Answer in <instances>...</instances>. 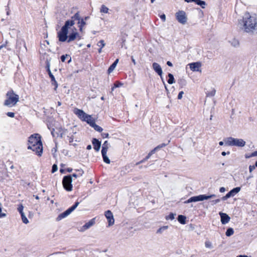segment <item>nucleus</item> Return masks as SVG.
<instances>
[{
  "mask_svg": "<svg viewBox=\"0 0 257 257\" xmlns=\"http://www.w3.org/2000/svg\"><path fill=\"white\" fill-rule=\"evenodd\" d=\"M75 21H77V24L80 32H82L83 27L86 25L84 19L81 18L79 12H77L73 16L70 20L66 21L64 25L62 27L60 31L58 32V38L59 41L61 42L67 41L70 43L75 40H79L81 39L77 32V30L73 27Z\"/></svg>",
  "mask_w": 257,
  "mask_h": 257,
  "instance_id": "obj_1",
  "label": "nucleus"
},
{
  "mask_svg": "<svg viewBox=\"0 0 257 257\" xmlns=\"http://www.w3.org/2000/svg\"><path fill=\"white\" fill-rule=\"evenodd\" d=\"M243 26L246 33H253L257 30V15L245 13L243 17Z\"/></svg>",
  "mask_w": 257,
  "mask_h": 257,
  "instance_id": "obj_2",
  "label": "nucleus"
},
{
  "mask_svg": "<svg viewBox=\"0 0 257 257\" xmlns=\"http://www.w3.org/2000/svg\"><path fill=\"white\" fill-rule=\"evenodd\" d=\"M28 149L35 152L38 156H41L43 153V146L41 137L39 134H33L29 138Z\"/></svg>",
  "mask_w": 257,
  "mask_h": 257,
  "instance_id": "obj_3",
  "label": "nucleus"
},
{
  "mask_svg": "<svg viewBox=\"0 0 257 257\" xmlns=\"http://www.w3.org/2000/svg\"><path fill=\"white\" fill-rule=\"evenodd\" d=\"M74 113L82 121L87 122L91 126L95 123V120L91 115H88L84 112L82 110L76 109Z\"/></svg>",
  "mask_w": 257,
  "mask_h": 257,
  "instance_id": "obj_4",
  "label": "nucleus"
},
{
  "mask_svg": "<svg viewBox=\"0 0 257 257\" xmlns=\"http://www.w3.org/2000/svg\"><path fill=\"white\" fill-rule=\"evenodd\" d=\"M225 145L228 146L242 147L245 145V142L241 139H235L232 137L224 139Z\"/></svg>",
  "mask_w": 257,
  "mask_h": 257,
  "instance_id": "obj_5",
  "label": "nucleus"
},
{
  "mask_svg": "<svg viewBox=\"0 0 257 257\" xmlns=\"http://www.w3.org/2000/svg\"><path fill=\"white\" fill-rule=\"evenodd\" d=\"M7 99L4 104L8 106H12L16 104V94L13 91H9L7 94Z\"/></svg>",
  "mask_w": 257,
  "mask_h": 257,
  "instance_id": "obj_6",
  "label": "nucleus"
},
{
  "mask_svg": "<svg viewBox=\"0 0 257 257\" xmlns=\"http://www.w3.org/2000/svg\"><path fill=\"white\" fill-rule=\"evenodd\" d=\"M79 202H76L75 204L68 208L67 210H66L64 212L60 214L58 217L56 218V220L57 221H59L61 219L66 217L68 215H69L73 210L75 209V208L78 206L79 205Z\"/></svg>",
  "mask_w": 257,
  "mask_h": 257,
  "instance_id": "obj_7",
  "label": "nucleus"
},
{
  "mask_svg": "<svg viewBox=\"0 0 257 257\" xmlns=\"http://www.w3.org/2000/svg\"><path fill=\"white\" fill-rule=\"evenodd\" d=\"M72 179L71 175L64 177L62 184L64 189L67 191H71L72 190Z\"/></svg>",
  "mask_w": 257,
  "mask_h": 257,
  "instance_id": "obj_8",
  "label": "nucleus"
},
{
  "mask_svg": "<svg viewBox=\"0 0 257 257\" xmlns=\"http://www.w3.org/2000/svg\"><path fill=\"white\" fill-rule=\"evenodd\" d=\"M50 64L49 62L47 61V63H46L47 71L48 72L49 76L51 78V82L52 85H53L55 86L54 89L56 90L57 88L58 87V83H57L56 80H55V78L54 75L52 74V73L50 70Z\"/></svg>",
  "mask_w": 257,
  "mask_h": 257,
  "instance_id": "obj_9",
  "label": "nucleus"
},
{
  "mask_svg": "<svg viewBox=\"0 0 257 257\" xmlns=\"http://www.w3.org/2000/svg\"><path fill=\"white\" fill-rule=\"evenodd\" d=\"M176 17L178 21L182 24H185L187 22L186 13L183 11H179L176 13Z\"/></svg>",
  "mask_w": 257,
  "mask_h": 257,
  "instance_id": "obj_10",
  "label": "nucleus"
},
{
  "mask_svg": "<svg viewBox=\"0 0 257 257\" xmlns=\"http://www.w3.org/2000/svg\"><path fill=\"white\" fill-rule=\"evenodd\" d=\"M216 197L215 194H212L210 195H200L196 196H193L194 202L203 201L204 200H207L210 198H214Z\"/></svg>",
  "mask_w": 257,
  "mask_h": 257,
  "instance_id": "obj_11",
  "label": "nucleus"
},
{
  "mask_svg": "<svg viewBox=\"0 0 257 257\" xmlns=\"http://www.w3.org/2000/svg\"><path fill=\"white\" fill-rule=\"evenodd\" d=\"M105 216L107 219L108 226L112 225L114 223V219L112 213L110 210H107L105 212Z\"/></svg>",
  "mask_w": 257,
  "mask_h": 257,
  "instance_id": "obj_12",
  "label": "nucleus"
},
{
  "mask_svg": "<svg viewBox=\"0 0 257 257\" xmlns=\"http://www.w3.org/2000/svg\"><path fill=\"white\" fill-rule=\"evenodd\" d=\"M154 70L162 78L163 71L161 66L157 63L154 62L152 64Z\"/></svg>",
  "mask_w": 257,
  "mask_h": 257,
  "instance_id": "obj_13",
  "label": "nucleus"
},
{
  "mask_svg": "<svg viewBox=\"0 0 257 257\" xmlns=\"http://www.w3.org/2000/svg\"><path fill=\"white\" fill-rule=\"evenodd\" d=\"M23 208H24L22 204H21L19 205V206L17 208V209L19 211V212H20V213L21 214L22 220L23 222L25 224H27L29 222V220L27 219V218L26 217V216L23 212Z\"/></svg>",
  "mask_w": 257,
  "mask_h": 257,
  "instance_id": "obj_14",
  "label": "nucleus"
},
{
  "mask_svg": "<svg viewBox=\"0 0 257 257\" xmlns=\"http://www.w3.org/2000/svg\"><path fill=\"white\" fill-rule=\"evenodd\" d=\"M219 215L221 217V222L222 224H225L230 220V217L226 213L220 212Z\"/></svg>",
  "mask_w": 257,
  "mask_h": 257,
  "instance_id": "obj_15",
  "label": "nucleus"
},
{
  "mask_svg": "<svg viewBox=\"0 0 257 257\" xmlns=\"http://www.w3.org/2000/svg\"><path fill=\"white\" fill-rule=\"evenodd\" d=\"M190 69L193 71H199L201 67V63L200 62H194L189 64Z\"/></svg>",
  "mask_w": 257,
  "mask_h": 257,
  "instance_id": "obj_16",
  "label": "nucleus"
},
{
  "mask_svg": "<svg viewBox=\"0 0 257 257\" xmlns=\"http://www.w3.org/2000/svg\"><path fill=\"white\" fill-rule=\"evenodd\" d=\"M95 224V218H92L88 222L86 223L81 228V230L82 231H84L90 227L93 226Z\"/></svg>",
  "mask_w": 257,
  "mask_h": 257,
  "instance_id": "obj_17",
  "label": "nucleus"
},
{
  "mask_svg": "<svg viewBox=\"0 0 257 257\" xmlns=\"http://www.w3.org/2000/svg\"><path fill=\"white\" fill-rule=\"evenodd\" d=\"M92 144L93 145L94 149L96 151H98L101 147V142L96 139H93L92 141Z\"/></svg>",
  "mask_w": 257,
  "mask_h": 257,
  "instance_id": "obj_18",
  "label": "nucleus"
},
{
  "mask_svg": "<svg viewBox=\"0 0 257 257\" xmlns=\"http://www.w3.org/2000/svg\"><path fill=\"white\" fill-rule=\"evenodd\" d=\"M185 1L187 3L194 2L197 5L201 7L203 9L205 8L206 6V3L204 1L201 0H185Z\"/></svg>",
  "mask_w": 257,
  "mask_h": 257,
  "instance_id": "obj_19",
  "label": "nucleus"
},
{
  "mask_svg": "<svg viewBox=\"0 0 257 257\" xmlns=\"http://www.w3.org/2000/svg\"><path fill=\"white\" fill-rule=\"evenodd\" d=\"M59 134L61 138H65V136H69L68 131L65 128H60L59 130Z\"/></svg>",
  "mask_w": 257,
  "mask_h": 257,
  "instance_id": "obj_20",
  "label": "nucleus"
},
{
  "mask_svg": "<svg viewBox=\"0 0 257 257\" xmlns=\"http://www.w3.org/2000/svg\"><path fill=\"white\" fill-rule=\"evenodd\" d=\"M118 62V59H116L115 60V61L110 65V66L108 69V73H110L111 72H112L113 71V70L115 68Z\"/></svg>",
  "mask_w": 257,
  "mask_h": 257,
  "instance_id": "obj_21",
  "label": "nucleus"
},
{
  "mask_svg": "<svg viewBox=\"0 0 257 257\" xmlns=\"http://www.w3.org/2000/svg\"><path fill=\"white\" fill-rule=\"evenodd\" d=\"M109 148V144H108V141H105L103 145H102V150H101V152H107V150H108V149Z\"/></svg>",
  "mask_w": 257,
  "mask_h": 257,
  "instance_id": "obj_22",
  "label": "nucleus"
},
{
  "mask_svg": "<svg viewBox=\"0 0 257 257\" xmlns=\"http://www.w3.org/2000/svg\"><path fill=\"white\" fill-rule=\"evenodd\" d=\"M70 136H67V138L68 140L69 143L70 145H72L73 146H76L77 144L76 143H73L74 138L72 135H71L70 134H69Z\"/></svg>",
  "mask_w": 257,
  "mask_h": 257,
  "instance_id": "obj_23",
  "label": "nucleus"
},
{
  "mask_svg": "<svg viewBox=\"0 0 257 257\" xmlns=\"http://www.w3.org/2000/svg\"><path fill=\"white\" fill-rule=\"evenodd\" d=\"M240 190V187H236L232 189L231 191H230L229 192L231 195V196H234L236 194L238 193Z\"/></svg>",
  "mask_w": 257,
  "mask_h": 257,
  "instance_id": "obj_24",
  "label": "nucleus"
},
{
  "mask_svg": "<svg viewBox=\"0 0 257 257\" xmlns=\"http://www.w3.org/2000/svg\"><path fill=\"white\" fill-rule=\"evenodd\" d=\"M186 217L182 215H179L178 217V221L182 224H185L186 223Z\"/></svg>",
  "mask_w": 257,
  "mask_h": 257,
  "instance_id": "obj_25",
  "label": "nucleus"
},
{
  "mask_svg": "<svg viewBox=\"0 0 257 257\" xmlns=\"http://www.w3.org/2000/svg\"><path fill=\"white\" fill-rule=\"evenodd\" d=\"M106 153L107 152H101L103 160V161L106 164H109L110 162L109 158L106 156Z\"/></svg>",
  "mask_w": 257,
  "mask_h": 257,
  "instance_id": "obj_26",
  "label": "nucleus"
},
{
  "mask_svg": "<svg viewBox=\"0 0 257 257\" xmlns=\"http://www.w3.org/2000/svg\"><path fill=\"white\" fill-rule=\"evenodd\" d=\"M216 90L214 88H212L210 91H208L206 92V96L207 97H212L214 96L215 94Z\"/></svg>",
  "mask_w": 257,
  "mask_h": 257,
  "instance_id": "obj_27",
  "label": "nucleus"
},
{
  "mask_svg": "<svg viewBox=\"0 0 257 257\" xmlns=\"http://www.w3.org/2000/svg\"><path fill=\"white\" fill-rule=\"evenodd\" d=\"M169 79L168 80V83L172 84L175 82V79L173 74L171 73L168 74Z\"/></svg>",
  "mask_w": 257,
  "mask_h": 257,
  "instance_id": "obj_28",
  "label": "nucleus"
},
{
  "mask_svg": "<svg viewBox=\"0 0 257 257\" xmlns=\"http://www.w3.org/2000/svg\"><path fill=\"white\" fill-rule=\"evenodd\" d=\"M234 233V230L232 228H228L225 233L227 236H230Z\"/></svg>",
  "mask_w": 257,
  "mask_h": 257,
  "instance_id": "obj_29",
  "label": "nucleus"
},
{
  "mask_svg": "<svg viewBox=\"0 0 257 257\" xmlns=\"http://www.w3.org/2000/svg\"><path fill=\"white\" fill-rule=\"evenodd\" d=\"M168 228V226H163L159 228L157 231V233L161 234L162 232Z\"/></svg>",
  "mask_w": 257,
  "mask_h": 257,
  "instance_id": "obj_30",
  "label": "nucleus"
},
{
  "mask_svg": "<svg viewBox=\"0 0 257 257\" xmlns=\"http://www.w3.org/2000/svg\"><path fill=\"white\" fill-rule=\"evenodd\" d=\"M108 9L105 6L102 5L100 10L101 13L107 14L108 12Z\"/></svg>",
  "mask_w": 257,
  "mask_h": 257,
  "instance_id": "obj_31",
  "label": "nucleus"
},
{
  "mask_svg": "<svg viewBox=\"0 0 257 257\" xmlns=\"http://www.w3.org/2000/svg\"><path fill=\"white\" fill-rule=\"evenodd\" d=\"M92 127H93L95 131L98 132H101L103 131L102 128L97 125L95 123L92 126Z\"/></svg>",
  "mask_w": 257,
  "mask_h": 257,
  "instance_id": "obj_32",
  "label": "nucleus"
},
{
  "mask_svg": "<svg viewBox=\"0 0 257 257\" xmlns=\"http://www.w3.org/2000/svg\"><path fill=\"white\" fill-rule=\"evenodd\" d=\"M231 44L234 47H237L239 46V42L237 40L233 39L230 41Z\"/></svg>",
  "mask_w": 257,
  "mask_h": 257,
  "instance_id": "obj_33",
  "label": "nucleus"
},
{
  "mask_svg": "<svg viewBox=\"0 0 257 257\" xmlns=\"http://www.w3.org/2000/svg\"><path fill=\"white\" fill-rule=\"evenodd\" d=\"M151 154H148V155L142 160H141V161L138 162L136 163V165H138L140 164H141V163H143L144 162H145V161H147L151 157Z\"/></svg>",
  "mask_w": 257,
  "mask_h": 257,
  "instance_id": "obj_34",
  "label": "nucleus"
},
{
  "mask_svg": "<svg viewBox=\"0 0 257 257\" xmlns=\"http://www.w3.org/2000/svg\"><path fill=\"white\" fill-rule=\"evenodd\" d=\"M178 83L181 87H183L186 85V80L183 78L180 79L178 80Z\"/></svg>",
  "mask_w": 257,
  "mask_h": 257,
  "instance_id": "obj_35",
  "label": "nucleus"
},
{
  "mask_svg": "<svg viewBox=\"0 0 257 257\" xmlns=\"http://www.w3.org/2000/svg\"><path fill=\"white\" fill-rule=\"evenodd\" d=\"M205 246L207 248H213L212 244L210 241H206L205 242Z\"/></svg>",
  "mask_w": 257,
  "mask_h": 257,
  "instance_id": "obj_36",
  "label": "nucleus"
},
{
  "mask_svg": "<svg viewBox=\"0 0 257 257\" xmlns=\"http://www.w3.org/2000/svg\"><path fill=\"white\" fill-rule=\"evenodd\" d=\"M175 214H174L173 213H171L169 215H168L166 217V219L167 220H169V219L173 220L175 218Z\"/></svg>",
  "mask_w": 257,
  "mask_h": 257,
  "instance_id": "obj_37",
  "label": "nucleus"
},
{
  "mask_svg": "<svg viewBox=\"0 0 257 257\" xmlns=\"http://www.w3.org/2000/svg\"><path fill=\"white\" fill-rule=\"evenodd\" d=\"M105 44L104 43V41L103 40H100L97 43V46L99 47L100 48H103L104 47Z\"/></svg>",
  "mask_w": 257,
  "mask_h": 257,
  "instance_id": "obj_38",
  "label": "nucleus"
},
{
  "mask_svg": "<svg viewBox=\"0 0 257 257\" xmlns=\"http://www.w3.org/2000/svg\"><path fill=\"white\" fill-rule=\"evenodd\" d=\"M6 216V213L5 212H3L2 208L0 206V218L5 217Z\"/></svg>",
  "mask_w": 257,
  "mask_h": 257,
  "instance_id": "obj_39",
  "label": "nucleus"
},
{
  "mask_svg": "<svg viewBox=\"0 0 257 257\" xmlns=\"http://www.w3.org/2000/svg\"><path fill=\"white\" fill-rule=\"evenodd\" d=\"M170 143V141H168V143L167 144L163 143L161 145H158L157 147H156V149L157 150H159L162 148L166 147L169 143Z\"/></svg>",
  "mask_w": 257,
  "mask_h": 257,
  "instance_id": "obj_40",
  "label": "nucleus"
},
{
  "mask_svg": "<svg viewBox=\"0 0 257 257\" xmlns=\"http://www.w3.org/2000/svg\"><path fill=\"white\" fill-rule=\"evenodd\" d=\"M78 173L77 174L78 175V176H82L84 173V171L82 170H77Z\"/></svg>",
  "mask_w": 257,
  "mask_h": 257,
  "instance_id": "obj_41",
  "label": "nucleus"
},
{
  "mask_svg": "<svg viewBox=\"0 0 257 257\" xmlns=\"http://www.w3.org/2000/svg\"><path fill=\"white\" fill-rule=\"evenodd\" d=\"M58 169L57 166L56 165L54 164L52 166V172L54 173L56 172Z\"/></svg>",
  "mask_w": 257,
  "mask_h": 257,
  "instance_id": "obj_42",
  "label": "nucleus"
},
{
  "mask_svg": "<svg viewBox=\"0 0 257 257\" xmlns=\"http://www.w3.org/2000/svg\"><path fill=\"white\" fill-rule=\"evenodd\" d=\"M255 166L254 165H250L249 166V173H251L253 170L255 169Z\"/></svg>",
  "mask_w": 257,
  "mask_h": 257,
  "instance_id": "obj_43",
  "label": "nucleus"
},
{
  "mask_svg": "<svg viewBox=\"0 0 257 257\" xmlns=\"http://www.w3.org/2000/svg\"><path fill=\"white\" fill-rule=\"evenodd\" d=\"M194 202V198L193 197H192L190 198L189 199H188L187 201H185V203H189L190 202Z\"/></svg>",
  "mask_w": 257,
  "mask_h": 257,
  "instance_id": "obj_44",
  "label": "nucleus"
},
{
  "mask_svg": "<svg viewBox=\"0 0 257 257\" xmlns=\"http://www.w3.org/2000/svg\"><path fill=\"white\" fill-rule=\"evenodd\" d=\"M15 114L14 112H9L7 113V115L11 117H15Z\"/></svg>",
  "mask_w": 257,
  "mask_h": 257,
  "instance_id": "obj_45",
  "label": "nucleus"
},
{
  "mask_svg": "<svg viewBox=\"0 0 257 257\" xmlns=\"http://www.w3.org/2000/svg\"><path fill=\"white\" fill-rule=\"evenodd\" d=\"M184 94V92L183 91H180L179 94H178V99H181L182 98V95L183 94Z\"/></svg>",
  "mask_w": 257,
  "mask_h": 257,
  "instance_id": "obj_46",
  "label": "nucleus"
},
{
  "mask_svg": "<svg viewBox=\"0 0 257 257\" xmlns=\"http://www.w3.org/2000/svg\"><path fill=\"white\" fill-rule=\"evenodd\" d=\"M68 56V55H62L61 57V60L62 62H64L66 60V57H67Z\"/></svg>",
  "mask_w": 257,
  "mask_h": 257,
  "instance_id": "obj_47",
  "label": "nucleus"
},
{
  "mask_svg": "<svg viewBox=\"0 0 257 257\" xmlns=\"http://www.w3.org/2000/svg\"><path fill=\"white\" fill-rule=\"evenodd\" d=\"M220 201V200L219 199H216L214 200H212L211 201V202H212V204H215L216 203H219Z\"/></svg>",
  "mask_w": 257,
  "mask_h": 257,
  "instance_id": "obj_48",
  "label": "nucleus"
},
{
  "mask_svg": "<svg viewBox=\"0 0 257 257\" xmlns=\"http://www.w3.org/2000/svg\"><path fill=\"white\" fill-rule=\"evenodd\" d=\"M122 85V84L120 82H116V83H114V86L115 87H118L119 86H121Z\"/></svg>",
  "mask_w": 257,
  "mask_h": 257,
  "instance_id": "obj_49",
  "label": "nucleus"
},
{
  "mask_svg": "<svg viewBox=\"0 0 257 257\" xmlns=\"http://www.w3.org/2000/svg\"><path fill=\"white\" fill-rule=\"evenodd\" d=\"M157 150H157V149H156V147L153 150H152L149 154H151V156H152Z\"/></svg>",
  "mask_w": 257,
  "mask_h": 257,
  "instance_id": "obj_50",
  "label": "nucleus"
},
{
  "mask_svg": "<svg viewBox=\"0 0 257 257\" xmlns=\"http://www.w3.org/2000/svg\"><path fill=\"white\" fill-rule=\"evenodd\" d=\"M101 136L103 138H108L109 136V134L108 133H102L101 134Z\"/></svg>",
  "mask_w": 257,
  "mask_h": 257,
  "instance_id": "obj_51",
  "label": "nucleus"
},
{
  "mask_svg": "<svg viewBox=\"0 0 257 257\" xmlns=\"http://www.w3.org/2000/svg\"><path fill=\"white\" fill-rule=\"evenodd\" d=\"M161 19L163 20V22H165L166 20V16L164 14L160 16Z\"/></svg>",
  "mask_w": 257,
  "mask_h": 257,
  "instance_id": "obj_52",
  "label": "nucleus"
},
{
  "mask_svg": "<svg viewBox=\"0 0 257 257\" xmlns=\"http://www.w3.org/2000/svg\"><path fill=\"white\" fill-rule=\"evenodd\" d=\"M225 188L223 187H220L219 189V191L221 193L225 192Z\"/></svg>",
  "mask_w": 257,
  "mask_h": 257,
  "instance_id": "obj_53",
  "label": "nucleus"
},
{
  "mask_svg": "<svg viewBox=\"0 0 257 257\" xmlns=\"http://www.w3.org/2000/svg\"><path fill=\"white\" fill-rule=\"evenodd\" d=\"M251 156H257V151H254V152L251 154Z\"/></svg>",
  "mask_w": 257,
  "mask_h": 257,
  "instance_id": "obj_54",
  "label": "nucleus"
},
{
  "mask_svg": "<svg viewBox=\"0 0 257 257\" xmlns=\"http://www.w3.org/2000/svg\"><path fill=\"white\" fill-rule=\"evenodd\" d=\"M230 154V152H227V153L225 152H222L221 153V155L222 156H225L226 154Z\"/></svg>",
  "mask_w": 257,
  "mask_h": 257,
  "instance_id": "obj_55",
  "label": "nucleus"
},
{
  "mask_svg": "<svg viewBox=\"0 0 257 257\" xmlns=\"http://www.w3.org/2000/svg\"><path fill=\"white\" fill-rule=\"evenodd\" d=\"M167 64L169 66H170V67H172V66H173L172 63L170 61H167Z\"/></svg>",
  "mask_w": 257,
  "mask_h": 257,
  "instance_id": "obj_56",
  "label": "nucleus"
},
{
  "mask_svg": "<svg viewBox=\"0 0 257 257\" xmlns=\"http://www.w3.org/2000/svg\"><path fill=\"white\" fill-rule=\"evenodd\" d=\"M131 59H132V62H133L134 64L136 65V62L135 59L134 58V57L132 56L131 57Z\"/></svg>",
  "mask_w": 257,
  "mask_h": 257,
  "instance_id": "obj_57",
  "label": "nucleus"
},
{
  "mask_svg": "<svg viewBox=\"0 0 257 257\" xmlns=\"http://www.w3.org/2000/svg\"><path fill=\"white\" fill-rule=\"evenodd\" d=\"M226 197L227 198V199H228V198H230V197H232V196H231V195H230V194L229 193V192H228V193H227V194H226Z\"/></svg>",
  "mask_w": 257,
  "mask_h": 257,
  "instance_id": "obj_58",
  "label": "nucleus"
},
{
  "mask_svg": "<svg viewBox=\"0 0 257 257\" xmlns=\"http://www.w3.org/2000/svg\"><path fill=\"white\" fill-rule=\"evenodd\" d=\"M226 197L227 198V199H228V198H230V197H232V196H231V195H230V194L229 193V192H228V193H227V194H226Z\"/></svg>",
  "mask_w": 257,
  "mask_h": 257,
  "instance_id": "obj_59",
  "label": "nucleus"
},
{
  "mask_svg": "<svg viewBox=\"0 0 257 257\" xmlns=\"http://www.w3.org/2000/svg\"><path fill=\"white\" fill-rule=\"evenodd\" d=\"M219 145H220V146H222V145H223L224 144H225L224 141L223 140V142H222V141H220V142L219 143Z\"/></svg>",
  "mask_w": 257,
  "mask_h": 257,
  "instance_id": "obj_60",
  "label": "nucleus"
},
{
  "mask_svg": "<svg viewBox=\"0 0 257 257\" xmlns=\"http://www.w3.org/2000/svg\"><path fill=\"white\" fill-rule=\"evenodd\" d=\"M86 149H87V150H91V146L90 145H88V146H87Z\"/></svg>",
  "mask_w": 257,
  "mask_h": 257,
  "instance_id": "obj_61",
  "label": "nucleus"
},
{
  "mask_svg": "<svg viewBox=\"0 0 257 257\" xmlns=\"http://www.w3.org/2000/svg\"><path fill=\"white\" fill-rule=\"evenodd\" d=\"M71 176L75 178H77L78 177L77 174H73Z\"/></svg>",
  "mask_w": 257,
  "mask_h": 257,
  "instance_id": "obj_62",
  "label": "nucleus"
},
{
  "mask_svg": "<svg viewBox=\"0 0 257 257\" xmlns=\"http://www.w3.org/2000/svg\"><path fill=\"white\" fill-rule=\"evenodd\" d=\"M226 199H227V198L226 197V195L222 197V200H225Z\"/></svg>",
  "mask_w": 257,
  "mask_h": 257,
  "instance_id": "obj_63",
  "label": "nucleus"
},
{
  "mask_svg": "<svg viewBox=\"0 0 257 257\" xmlns=\"http://www.w3.org/2000/svg\"><path fill=\"white\" fill-rule=\"evenodd\" d=\"M236 257H248V256L247 255H239Z\"/></svg>",
  "mask_w": 257,
  "mask_h": 257,
  "instance_id": "obj_64",
  "label": "nucleus"
}]
</instances>
